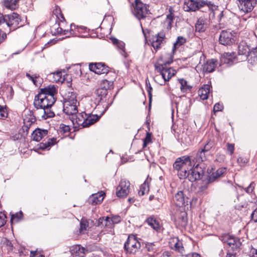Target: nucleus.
Listing matches in <instances>:
<instances>
[{"instance_id": "nucleus-33", "label": "nucleus", "mask_w": 257, "mask_h": 257, "mask_svg": "<svg viewBox=\"0 0 257 257\" xmlns=\"http://www.w3.org/2000/svg\"><path fill=\"white\" fill-rule=\"evenodd\" d=\"M180 84V89L182 92L186 93L190 91L192 88V86L188 84V82L183 78L178 79Z\"/></svg>"}, {"instance_id": "nucleus-40", "label": "nucleus", "mask_w": 257, "mask_h": 257, "mask_svg": "<svg viewBox=\"0 0 257 257\" xmlns=\"http://www.w3.org/2000/svg\"><path fill=\"white\" fill-rule=\"evenodd\" d=\"M23 212L20 211L19 213L12 214L11 215V222L12 223L13 222H18L20 221L23 218Z\"/></svg>"}, {"instance_id": "nucleus-8", "label": "nucleus", "mask_w": 257, "mask_h": 257, "mask_svg": "<svg viewBox=\"0 0 257 257\" xmlns=\"http://www.w3.org/2000/svg\"><path fill=\"white\" fill-rule=\"evenodd\" d=\"M141 242L137 237L133 235H129L126 241L125 242L123 248L127 254H135L141 249Z\"/></svg>"}, {"instance_id": "nucleus-26", "label": "nucleus", "mask_w": 257, "mask_h": 257, "mask_svg": "<svg viewBox=\"0 0 257 257\" xmlns=\"http://www.w3.org/2000/svg\"><path fill=\"white\" fill-rule=\"evenodd\" d=\"M250 49L245 43H240L238 46V54L239 56L244 57L243 59H245L250 52Z\"/></svg>"}, {"instance_id": "nucleus-12", "label": "nucleus", "mask_w": 257, "mask_h": 257, "mask_svg": "<svg viewBox=\"0 0 257 257\" xmlns=\"http://www.w3.org/2000/svg\"><path fill=\"white\" fill-rule=\"evenodd\" d=\"M257 5V0H237V5L240 14L250 13Z\"/></svg>"}, {"instance_id": "nucleus-37", "label": "nucleus", "mask_w": 257, "mask_h": 257, "mask_svg": "<svg viewBox=\"0 0 257 257\" xmlns=\"http://www.w3.org/2000/svg\"><path fill=\"white\" fill-rule=\"evenodd\" d=\"M146 248L148 251L152 253H156L158 250V247L154 242H147Z\"/></svg>"}, {"instance_id": "nucleus-51", "label": "nucleus", "mask_w": 257, "mask_h": 257, "mask_svg": "<svg viewBox=\"0 0 257 257\" xmlns=\"http://www.w3.org/2000/svg\"><path fill=\"white\" fill-rule=\"evenodd\" d=\"M18 0H11V1H6L5 2V5L7 7L11 8L14 6H16L17 3H18Z\"/></svg>"}, {"instance_id": "nucleus-30", "label": "nucleus", "mask_w": 257, "mask_h": 257, "mask_svg": "<svg viewBox=\"0 0 257 257\" xmlns=\"http://www.w3.org/2000/svg\"><path fill=\"white\" fill-rule=\"evenodd\" d=\"M64 103L77 104L76 94L73 92H68L64 98Z\"/></svg>"}, {"instance_id": "nucleus-61", "label": "nucleus", "mask_w": 257, "mask_h": 257, "mask_svg": "<svg viewBox=\"0 0 257 257\" xmlns=\"http://www.w3.org/2000/svg\"><path fill=\"white\" fill-rule=\"evenodd\" d=\"M7 38L6 32H4L0 29V44Z\"/></svg>"}, {"instance_id": "nucleus-60", "label": "nucleus", "mask_w": 257, "mask_h": 257, "mask_svg": "<svg viewBox=\"0 0 257 257\" xmlns=\"http://www.w3.org/2000/svg\"><path fill=\"white\" fill-rule=\"evenodd\" d=\"M113 224L118 223L121 221V218L119 215H115L110 218Z\"/></svg>"}, {"instance_id": "nucleus-15", "label": "nucleus", "mask_w": 257, "mask_h": 257, "mask_svg": "<svg viewBox=\"0 0 257 257\" xmlns=\"http://www.w3.org/2000/svg\"><path fill=\"white\" fill-rule=\"evenodd\" d=\"M89 68L90 71L98 74H107L109 72V68L102 63L90 64Z\"/></svg>"}, {"instance_id": "nucleus-6", "label": "nucleus", "mask_w": 257, "mask_h": 257, "mask_svg": "<svg viewBox=\"0 0 257 257\" xmlns=\"http://www.w3.org/2000/svg\"><path fill=\"white\" fill-rule=\"evenodd\" d=\"M133 13L134 15L140 21L142 32L145 35L141 20L147 18L150 14L149 6L143 3L140 0H135V7Z\"/></svg>"}, {"instance_id": "nucleus-62", "label": "nucleus", "mask_w": 257, "mask_h": 257, "mask_svg": "<svg viewBox=\"0 0 257 257\" xmlns=\"http://www.w3.org/2000/svg\"><path fill=\"white\" fill-rule=\"evenodd\" d=\"M152 46H153L154 49L157 50L161 48V43L157 42V41H155L153 40L152 42Z\"/></svg>"}, {"instance_id": "nucleus-32", "label": "nucleus", "mask_w": 257, "mask_h": 257, "mask_svg": "<svg viewBox=\"0 0 257 257\" xmlns=\"http://www.w3.org/2000/svg\"><path fill=\"white\" fill-rule=\"evenodd\" d=\"M146 222L154 230L158 231L160 229V225L154 216H151L147 218Z\"/></svg>"}, {"instance_id": "nucleus-64", "label": "nucleus", "mask_w": 257, "mask_h": 257, "mask_svg": "<svg viewBox=\"0 0 257 257\" xmlns=\"http://www.w3.org/2000/svg\"><path fill=\"white\" fill-rule=\"evenodd\" d=\"M250 255L251 257H257V249L252 248L250 251Z\"/></svg>"}, {"instance_id": "nucleus-2", "label": "nucleus", "mask_w": 257, "mask_h": 257, "mask_svg": "<svg viewBox=\"0 0 257 257\" xmlns=\"http://www.w3.org/2000/svg\"><path fill=\"white\" fill-rule=\"evenodd\" d=\"M63 111L66 114L69 116V118L73 124L75 122L79 125H82L83 127H89L96 122L99 119V117L98 116L97 114H96L88 116L83 121L79 118L77 120L76 115L78 112L77 104L63 103Z\"/></svg>"}, {"instance_id": "nucleus-55", "label": "nucleus", "mask_w": 257, "mask_h": 257, "mask_svg": "<svg viewBox=\"0 0 257 257\" xmlns=\"http://www.w3.org/2000/svg\"><path fill=\"white\" fill-rule=\"evenodd\" d=\"M56 33L60 35H66L68 33V30H63L61 27H58L56 28Z\"/></svg>"}, {"instance_id": "nucleus-39", "label": "nucleus", "mask_w": 257, "mask_h": 257, "mask_svg": "<svg viewBox=\"0 0 257 257\" xmlns=\"http://www.w3.org/2000/svg\"><path fill=\"white\" fill-rule=\"evenodd\" d=\"M165 33L162 31L160 32V33H158V34L155 36L153 40L157 41V42H159V43L164 44L165 43Z\"/></svg>"}, {"instance_id": "nucleus-31", "label": "nucleus", "mask_w": 257, "mask_h": 257, "mask_svg": "<svg viewBox=\"0 0 257 257\" xmlns=\"http://www.w3.org/2000/svg\"><path fill=\"white\" fill-rule=\"evenodd\" d=\"M245 60L251 64L257 63V47L250 51Z\"/></svg>"}, {"instance_id": "nucleus-28", "label": "nucleus", "mask_w": 257, "mask_h": 257, "mask_svg": "<svg viewBox=\"0 0 257 257\" xmlns=\"http://www.w3.org/2000/svg\"><path fill=\"white\" fill-rule=\"evenodd\" d=\"M226 172L225 168H219L215 172L213 173L209 176L208 181L209 183H211L215 181L217 178L221 177Z\"/></svg>"}, {"instance_id": "nucleus-49", "label": "nucleus", "mask_w": 257, "mask_h": 257, "mask_svg": "<svg viewBox=\"0 0 257 257\" xmlns=\"http://www.w3.org/2000/svg\"><path fill=\"white\" fill-rule=\"evenodd\" d=\"M59 131L63 133H67L70 132V127L69 125H65L64 124H61L59 127Z\"/></svg>"}, {"instance_id": "nucleus-18", "label": "nucleus", "mask_w": 257, "mask_h": 257, "mask_svg": "<svg viewBox=\"0 0 257 257\" xmlns=\"http://www.w3.org/2000/svg\"><path fill=\"white\" fill-rule=\"evenodd\" d=\"M207 153L202 150L201 149H199L195 155L190 156L191 163L200 164L205 161L206 160V155Z\"/></svg>"}, {"instance_id": "nucleus-46", "label": "nucleus", "mask_w": 257, "mask_h": 257, "mask_svg": "<svg viewBox=\"0 0 257 257\" xmlns=\"http://www.w3.org/2000/svg\"><path fill=\"white\" fill-rule=\"evenodd\" d=\"M152 142L151 134L149 133H147L145 138L143 141V148H145L150 143Z\"/></svg>"}, {"instance_id": "nucleus-34", "label": "nucleus", "mask_w": 257, "mask_h": 257, "mask_svg": "<svg viewBox=\"0 0 257 257\" xmlns=\"http://www.w3.org/2000/svg\"><path fill=\"white\" fill-rule=\"evenodd\" d=\"M56 143V138H49L45 143H41L40 148L42 150L49 149V148Z\"/></svg>"}, {"instance_id": "nucleus-50", "label": "nucleus", "mask_w": 257, "mask_h": 257, "mask_svg": "<svg viewBox=\"0 0 257 257\" xmlns=\"http://www.w3.org/2000/svg\"><path fill=\"white\" fill-rule=\"evenodd\" d=\"M26 119H24V125L23 126V130L26 129V130L27 131L28 129L29 128V127L31 126V125L35 122V118H31L30 121L29 120H28V122L26 123Z\"/></svg>"}, {"instance_id": "nucleus-24", "label": "nucleus", "mask_w": 257, "mask_h": 257, "mask_svg": "<svg viewBox=\"0 0 257 257\" xmlns=\"http://www.w3.org/2000/svg\"><path fill=\"white\" fill-rule=\"evenodd\" d=\"M112 43L120 51L121 54L124 57H127V54L125 51V44L121 41L115 38L110 39Z\"/></svg>"}, {"instance_id": "nucleus-7", "label": "nucleus", "mask_w": 257, "mask_h": 257, "mask_svg": "<svg viewBox=\"0 0 257 257\" xmlns=\"http://www.w3.org/2000/svg\"><path fill=\"white\" fill-rule=\"evenodd\" d=\"M172 62L173 56L171 55L170 60L165 62L163 64L156 63L154 65L155 70L160 73L165 82L169 81V80L175 75L176 72L174 69L171 67L168 68L166 67V65H169Z\"/></svg>"}, {"instance_id": "nucleus-9", "label": "nucleus", "mask_w": 257, "mask_h": 257, "mask_svg": "<svg viewBox=\"0 0 257 257\" xmlns=\"http://www.w3.org/2000/svg\"><path fill=\"white\" fill-rule=\"evenodd\" d=\"M193 164V167H191V165L190 169L188 168L186 171V178L192 182L201 179L204 174V170L202 167L199 166V164Z\"/></svg>"}, {"instance_id": "nucleus-63", "label": "nucleus", "mask_w": 257, "mask_h": 257, "mask_svg": "<svg viewBox=\"0 0 257 257\" xmlns=\"http://www.w3.org/2000/svg\"><path fill=\"white\" fill-rule=\"evenodd\" d=\"M251 218L254 222H257V208L252 212Z\"/></svg>"}, {"instance_id": "nucleus-41", "label": "nucleus", "mask_w": 257, "mask_h": 257, "mask_svg": "<svg viewBox=\"0 0 257 257\" xmlns=\"http://www.w3.org/2000/svg\"><path fill=\"white\" fill-rule=\"evenodd\" d=\"M149 190V186L148 183L147 181H145L143 184L140 186V190L139 191V195L140 196H143L145 194L146 192H148Z\"/></svg>"}, {"instance_id": "nucleus-13", "label": "nucleus", "mask_w": 257, "mask_h": 257, "mask_svg": "<svg viewBox=\"0 0 257 257\" xmlns=\"http://www.w3.org/2000/svg\"><path fill=\"white\" fill-rule=\"evenodd\" d=\"M221 238L223 242H226L228 245L231 247L232 251H239L238 249L241 244L240 239L235 237H231L227 234L221 236Z\"/></svg>"}, {"instance_id": "nucleus-54", "label": "nucleus", "mask_w": 257, "mask_h": 257, "mask_svg": "<svg viewBox=\"0 0 257 257\" xmlns=\"http://www.w3.org/2000/svg\"><path fill=\"white\" fill-rule=\"evenodd\" d=\"M6 216L2 212H0V227L4 226L6 223Z\"/></svg>"}, {"instance_id": "nucleus-1", "label": "nucleus", "mask_w": 257, "mask_h": 257, "mask_svg": "<svg viewBox=\"0 0 257 257\" xmlns=\"http://www.w3.org/2000/svg\"><path fill=\"white\" fill-rule=\"evenodd\" d=\"M57 93V91L54 85H49L41 88L39 93L35 97V107L37 109H41L47 106L51 107L56 101L55 95Z\"/></svg>"}, {"instance_id": "nucleus-10", "label": "nucleus", "mask_w": 257, "mask_h": 257, "mask_svg": "<svg viewBox=\"0 0 257 257\" xmlns=\"http://www.w3.org/2000/svg\"><path fill=\"white\" fill-rule=\"evenodd\" d=\"M5 19L6 20L5 21L4 24L6 28H4V29H8L9 32L18 28V25L21 21L20 15L16 13L5 15Z\"/></svg>"}, {"instance_id": "nucleus-25", "label": "nucleus", "mask_w": 257, "mask_h": 257, "mask_svg": "<svg viewBox=\"0 0 257 257\" xmlns=\"http://www.w3.org/2000/svg\"><path fill=\"white\" fill-rule=\"evenodd\" d=\"M217 61L214 59L208 60L203 64V70L207 73H210L214 70L217 66Z\"/></svg>"}, {"instance_id": "nucleus-4", "label": "nucleus", "mask_w": 257, "mask_h": 257, "mask_svg": "<svg viewBox=\"0 0 257 257\" xmlns=\"http://www.w3.org/2000/svg\"><path fill=\"white\" fill-rule=\"evenodd\" d=\"M207 6L208 10L214 11L217 9V6L210 1L203 0H186L184 5L183 9L186 12H195Z\"/></svg>"}, {"instance_id": "nucleus-57", "label": "nucleus", "mask_w": 257, "mask_h": 257, "mask_svg": "<svg viewBox=\"0 0 257 257\" xmlns=\"http://www.w3.org/2000/svg\"><path fill=\"white\" fill-rule=\"evenodd\" d=\"M4 244L7 247V249L8 251L12 250L13 248V246L12 242L8 239H5V240L4 242Z\"/></svg>"}, {"instance_id": "nucleus-11", "label": "nucleus", "mask_w": 257, "mask_h": 257, "mask_svg": "<svg viewBox=\"0 0 257 257\" xmlns=\"http://www.w3.org/2000/svg\"><path fill=\"white\" fill-rule=\"evenodd\" d=\"M236 33L231 30H222L219 35V42L224 46L231 45L235 42Z\"/></svg>"}, {"instance_id": "nucleus-3", "label": "nucleus", "mask_w": 257, "mask_h": 257, "mask_svg": "<svg viewBox=\"0 0 257 257\" xmlns=\"http://www.w3.org/2000/svg\"><path fill=\"white\" fill-rule=\"evenodd\" d=\"M95 94L97 97L95 100L96 106L94 110L99 113V114H98V116H99V119L112 104V100L109 102V97L108 96V91L102 88L99 87L96 89Z\"/></svg>"}, {"instance_id": "nucleus-14", "label": "nucleus", "mask_w": 257, "mask_h": 257, "mask_svg": "<svg viewBox=\"0 0 257 257\" xmlns=\"http://www.w3.org/2000/svg\"><path fill=\"white\" fill-rule=\"evenodd\" d=\"M130 183L125 180H121L119 185L116 188V194L117 197H125L129 192Z\"/></svg>"}, {"instance_id": "nucleus-47", "label": "nucleus", "mask_w": 257, "mask_h": 257, "mask_svg": "<svg viewBox=\"0 0 257 257\" xmlns=\"http://www.w3.org/2000/svg\"><path fill=\"white\" fill-rule=\"evenodd\" d=\"M255 186V183L254 182H252L247 187L244 188L243 189L247 193L250 194L253 191Z\"/></svg>"}, {"instance_id": "nucleus-17", "label": "nucleus", "mask_w": 257, "mask_h": 257, "mask_svg": "<svg viewBox=\"0 0 257 257\" xmlns=\"http://www.w3.org/2000/svg\"><path fill=\"white\" fill-rule=\"evenodd\" d=\"M188 199L187 197L185 198L183 192L179 191L175 195L173 201L176 206L181 207L188 205Z\"/></svg>"}, {"instance_id": "nucleus-38", "label": "nucleus", "mask_w": 257, "mask_h": 257, "mask_svg": "<svg viewBox=\"0 0 257 257\" xmlns=\"http://www.w3.org/2000/svg\"><path fill=\"white\" fill-rule=\"evenodd\" d=\"M186 42V39L182 36H179L176 41L174 43L172 51L174 52L175 50L179 48L180 46L184 44Z\"/></svg>"}, {"instance_id": "nucleus-16", "label": "nucleus", "mask_w": 257, "mask_h": 257, "mask_svg": "<svg viewBox=\"0 0 257 257\" xmlns=\"http://www.w3.org/2000/svg\"><path fill=\"white\" fill-rule=\"evenodd\" d=\"M174 220L176 225L185 227L187 224V213L185 211H180L174 216Z\"/></svg>"}, {"instance_id": "nucleus-5", "label": "nucleus", "mask_w": 257, "mask_h": 257, "mask_svg": "<svg viewBox=\"0 0 257 257\" xmlns=\"http://www.w3.org/2000/svg\"><path fill=\"white\" fill-rule=\"evenodd\" d=\"M191 157L189 156H183L178 158L173 164V168L178 171L177 174L180 179L186 178V171L188 166L192 165Z\"/></svg>"}, {"instance_id": "nucleus-22", "label": "nucleus", "mask_w": 257, "mask_h": 257, "mask_svg": "<svg viewBox=\"0 0 257 257\" xmlns=\"http://www.w3.org/2000/svg\"><path fill=\"white\" fill-rule=\"evenodd\" d=\"M211 88V86L209 84H204L199 88L198 91V95L202 100H204L208 99Z\"/></svg>"}, {"instance_id": "nucleus-58", "label": "nucleus", "mask_w": 257, "mask_h": 257, "mask_svg": "<svg viewBox=\"0 0 257 257\" xmlns=\"http://www.w3.org/2000/svg\"><path fill=\"white\" fill-rule=\"evenodd\" d=\"M174 19V16L172 13L168 15L166 18V22L169 26H171Z\"/></svg>"}, {"instance_id": "nucleus-56", "label": "nucleus", "mask_w": 257, "mask_h": 257, "mask_svg": "<svg viewBox=\"0 0 257 257\" xmlns=\"http://www.w3.org/2000/svg\"><path fill=\"white\" fill-rule=\"evenodd\" d=\"M237 162L240 166H242L247 163V160L246 158L240 157L237 158Z\"/></svg>"}, {"instance_id": "nucleus-42", "label": "nucleus", "mask_w": 257, "mask_h": 257, "mask_svg": "<svg viewBox=\"0 0 257 257\" xmlns=\"http://www.w3.org/2000/svg\"><path fill=\"white\" fill-rule=\"evenodd\" d=\"M146 88L148 92V95H149V103L150 104L151 103L152 100V92L153 90V88H152V87L151 85V84L150 83V81L148 78H147L146 80Z\"/></svg>"}, {"instance_id": "nucleus-23", "label": "nucleus", "mask_w": 257, "mask_h": 257, "mask_svg": "<svg viewBox=\"0 0 257 257\" xmlns=\"http://www.w3.org/2000/svg\"><path fill=\"white\" fill-rule=\"evenodd\" d=\"M172 248L180 252L182 255L184 252V248L182 242L179 239L178 237H175L173 239L171 242Z\"/></svg>"}, {"instance_id": "nucleus-35", "label": "nucleus", "mask_w": 257, "mask_h": 257, "mask_svg": "<svg viewBox=\"0 0 257 257\" xmlns=\"http://www.w3.org/2000/svg\"><path fill=\"white\" fill-rule=\"evenodd\" d=\"M51 107H43L41 109L43 114L42 117L43 119H46L48 118L52 117L54 116V113L51 110Z\"/></svg>"}, {"instance_id": "nucleus-52", "label": "nucleus", "mask_w": 257, "mask_h": 257, "mask_svg": "<svg viewBox=\"0 0 257 257\" xmlns=\"http://www.w3.org/2000/svg\"><path fill=\"white\" fill-rule=\"evenodd\" d=\"M227 151L230 155H232L234 151V145L233 144L227 143L226 144Z\"/></svg>"}, {"instance_id": "nucleus-29", "label": "nucleus", "mask_w": 257, "mask_h": 257, "mask_svg": "<svg viewBox=\"0 0 257 257\" xmlns=\"http://www.w3.org/2000/svg\"><path fill=\"white\" fill-rule=\"evenodd\" d=\"M70 251L72 254L76 256L83 257L87 250L80 245H76L73 247Z\"/></svg>"}, {"instance_id": "nucleus-27", "label": "nucleus", "mask_w": 257, "mask_h": 257, "mask_svg": "<svg viewBox=\"0 0 257 257\" xmlns=\"http://www.w3.org/2000/svg\"><path fill=\"white\" fill-rule=\"evenodd\" d=\"M102 225L105 226L107 228H111L113 226L112 220L110 218L108 217H100L98 220V226Z\"/></svg>"}, {"instance_id": "nucleus-59", "label": "nucleus", "mask_w": 257, "mask_h": 257, "mask_svg": "<svg viewBox=\"0 0 257 257\" xmlns=\"http://www.w3.org/2000/svg\"><path fill=\"white\" fill-rule=\"evenodd\" d=\"M88 226L87 223L86 222L81 221L80 223V232H82L84 230H86V228Z\"/></svg>"}, {"instance_id": "nucleus-43", "label": "nucleus", "mask_w": 257, "mask_h": 257, "mask_svg": "<svg viewBox=\"0 0 257 257\" xmlns=\"http://www.w3.org/2000/svg\"><path fill=\"white\" fill-rule=\"evenodd\" d=\"M53 14L56 15L57 19H59L61 22L65 20L63 14L61 13L60 8L58 6H55V9L53 10Z\"/></svg>"}, {"instance_id": "nucleus-53", "label": "nucleus", "mask_w": 257, "mask_h": 257, "mask_svg": "<svg viewBox=\"0 0 257 257\" xmlns=\"http://www.w3.org/2000/svg\"><path fill=\"white\" fill-rule=\"evenodd\" d=\"M223 108V105L220 103H216L213 107V111L214 112L221 111Z\"/></svg>"}, {"instance_id": "nucleus-44", "label": "nucleus", "mask_w": 257, "mask_h": 257, "mask_svg": "<svg viewBox=\"0 0 257 257\" xmlns=\"http://www.w3.org/2000/svg\"><path fill=\"white\" fill-rule=\"evenodd\" d=\"M214 143L213 141L209 140L207 143L204 146L203 148H201L202 150L208 153V152L211 150V149L214 146Z\"/></svg>"}, {"instance_id": "nucleus-48", "label": "nucleus", "mask_w": 257, "mask_h": 257, "mask_svg": "<svg viewBox=\"0 0 257 257\" xmlns=\"http://www.w3.org/2000/svg\"><path fill=\"white\" fill-rule=\"evenodd\" d=\"M26 75L29 80L33 82L34 85L36 86L37 85L36 79L39 77L38 75L34 74L33 75H31L29 73H27Z\"/></svg>"}, {"instance_id": "nucleus-45", "label": "nucleus", "mask_w": 257, "mask_h": 257, "mask_svg": "<svg viewBox=\"0 0 257 257\" xmlns=\"http://www.w3.org/2000/svg\"><path fill=\"white\" fill-rule=\"evenodd\" d=\"M54 80L56 82H62L64 79L62 78V72L57 71L53 73Z\"/></svg>"}, {"instance_id": "nucleus-19", "label": "nucleus", "mask_w": 257, "mask_h": 257, "mask_svg": "<svg viewBox=\"0 0 257 257\" xmlns=\"http://www.w3.org/2000/svg\"><path fill=\"white\" fill-rule=\"evenodd\" d=\"M105 195L103 191L93 194L89 198V202L93 205L100 204L102 202Z\"/></svg>"}, {"instance_id": "nucleus-20", "label": "nucleus", "mask_w": 257, "mask_h": 257, "mask_svg": "<svg viewBox=\"0 0 257 257\" xmlns=\"http://www.w3.org/2000/svg\"><path fill=\"white\" fill-rule=\"evenodd\" d=\"M207 19L202 17L199 18L195 24L196 31L199 33L205 32L207 28Z\"/></svg>"}, {"instance_id": "nucleus-21", "label": "nucleus", "mask_w": 257, "mask_h": 257, "mask_svg": "<svg viewBox=\"0 0 257 257\" xmlns=\"http://www.w3.org/2000/svg\"><path fill=\"white\" fill-rule=\"evenodd\" d=\"M47 134L48 131L47 130H42L38 128L33 132L32 138L33 140L39 142L43 138L46 136Z\"/></svg>"}, {"instance_id": "nucleus-36", "label": "nucleus", "mask_w": 257, "mask_h": 257, "mask_svg": "<svg viewBox=\"0 0 257 257\" xmlns=\"http://www.w3.org/2000/svg\"><path fill=\"white\" fill-rule=\"evenodd\" d=\"M113 82L112 81H108L107 80H103L100 84V88L108 91L113 87Z\"/></svg>"}]
</instances>
